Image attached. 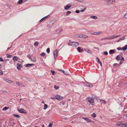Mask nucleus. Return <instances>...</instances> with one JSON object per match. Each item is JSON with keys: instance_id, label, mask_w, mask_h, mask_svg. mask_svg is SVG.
Wrapping results in <instances>:
<instances>
[{"instance_id": "nucleus-1", "label": "nucleus", "mask_w": 127, "mask_h": 127, "mask_svg": "<svg viewBox=\"0 0 127 127\" xmlns=\"http://www.w3.org/2000/svg\"><path fill=\"white\" fill-rule=\"evenodd\" d=\"M88 101L92 105H93L94 103V98L93 97H89L88 98Z\"/></svg>"}, {"instance_id": "nucleus-2", "label": "nucleus", "mask_w": 127, "mask_h": 127, "mask_svg": "<svg viewBox=\"0 0 127 127\" xmlns=\"http://www.w3.org/2000/svg\"><path fill=\"white\" fill-rule=\"evenodd\" d=\"M106 4L109 5L113 4L114 2V0H105Z\"/></svg>"}, {"instance_id": "nucleus-3", "label": "nucleus", "mask_w": 127, "mask_h": 127, "mask_svg": "<svg viewBox=\"0 0 127 127\" xmlns=\"http://www.w3.org/2000/svg\"><path fill=\"white\" fill-rule=\"evenodd\" d=\"M120 36V35H118L116 36H111L109 37H105L104 38H103V39H112L115 38H116Z\"/></svg>"}, {"instance_id": "nucleus-4", "label": "nucleus", "mask_w": 127, "mask_h": 127, "mask_svg": "<svg viewBox=\"0 0 127 127\" xmlns=\"http://www.w3.org/2000/svg\"><path fill=\"white\" fill-rule=\"evenodd\" d=\"M17 110L20 113L24 114H26L27 113L26 111L23 109L18 108Z\"/></svg>"}, {"instance_id": "nucleus-5", "label": "nucleus", "mask_w": 127, "mask_h": 127, "mask_svg": "<svg viewBox=\"0 0 127 127\" xmlns=\"http://www.w3.org/2000/svg\"><path fill=\"white\" fill-rule=\"evenodd\" d=\"M79 45V43L76 42H72L71 45L73 47H77Z\"/></svg>"}, {"instance_id": "nucleus-6", "label": "nucleus", "mask_w": 127, "mask_h": 127, "mask_svg": "<svg viewBox=\"0 0 127 127\" xmlns=\"http://www.w3.org/2000/svg\"><path fill=\"white\" fill-rule=\"evenodd\" d=\"M54 23V22L53 21H52L50 22L49 24L47 25V27L49 28H51Z\"/></svg>"}, {"instance_id": "nucleus-7", "label": "nucleus", "mask_w": 127, "mask_h": 127, "mask_svg": "<svg viewBox=\"0 0 127 127\" xmlns=\"http://www.w3.org/2000/svg\"><path fill=\"white\" fill-rule=\"evenodd\" d=\"M63 99V97L59 95H56V99H58L59 100L61 101V100Z\"/></svg>"}, {"instance_id": "nucleus-8", "label": "nucleus", "mask_w": 127, "mask_h": 127, "mask_svg": "<svg viewBox=\"0 0 127 127\" xmlns=\"http://www.w3.org/2000/svg\"><path fill=\"white\" fill-rule=\"evenodd\" d=\"M58 51V49H56L55 50L54 52L53 53L55 59H56V58H57V57Z\"/></svg>"}, {"instance_id": "nucleus-9", "label": "nucleus", "mask_w": 127, "mask_h": 127, "mask_svg": "<svg viewBox=\"0 0 127 127\" xmlns=\"http://www.w3.org/2000/svg\"><path fill=\"white\" fill-rule=\"evenodd\" d=\"M82 119L85 120L88 123L91 122L92 121L91 120L88 118L83 117Z\"/></svg>"}, {"instance_id": "nucleus-10", "label": "nucleus", "mask_w": 127, "mask_h": 127, "mask_svg": "<svg viewBox=\"0 0 127 127\" xmlns=\"http://www.w3.org/2000/svg\"><path fill=\"white\" fill-rule=\"evenodd\" d=\"M3 80H4L6 82L10 83H12L13 82V81L11 80H8L7 79H5V78H3Z\"/></svg>"}, {"instance_id": "nucleus-11", "label": "nucleus", "mask_w": 127, "mask_h": 127, "mask_svg": "<svg viewBox=\"0 0 127 127\" xmlns=\"http://www.w3.org/2000/svg\"><path fill=\"white\" fill-rule=\"evenodd\" d=\"M79 37L82 38H87L88 37V36L85 34L80 35Z\"/></svg>"}, {"instance_id": "nucleus-12", "label": "nucleus", "mask_w": 127, "mask_h": 127, "mask_svg": "<svg viewBox=\"0 0 127 127\" xmlns=\"http://www.w3.org/2000/svg\"><path fill=\"white\" fill-rule=\"evenodd\" d=\"M49 17L48 15L43 17L42 18L41 20H40V22H42L43 21L46 20V19L48 18V17Z\"/></svg>"}, {"instance_id": "nucleus-13", "label": "nucleus", "mask_w": 127, "mask_h": 127, "mask_svg": "<svg viewBox=\"0 0 127 127\" xmlns=\"http://www.w3.org/2000/svg\"><path fill=\"white\" fill-rule=\"evenodd\" d=\"M33 65H34V64H28L24 65L26 67H29Z\"/></svg>"}, {"instance_id": "nucleus-14", "label": "nucleus", "mask_w": 127, "mask_h": 127, "mask_svg": "<svg viewBox=\"0 0 127 127\" xmlns=\"http://www.w3.org/2000/svg\"><path fill=\"white\" fill-rule=\"evenodd\" d=\"M22 67V66L19 64H17V68L18 70H20L21 68Z\"/></svg>"}, {"instance_id": "nucleus-15", "label": "nucleus", "mask_w": 127, "mask_h": 127, "mask_svg": "<svg viewBox=\"0 0 127 127\" xmlns=\"http://www.w3.org/2000/svg\"><path fill=\"white\" fill-rule=\"evenodd\" d=\"M84 50L86 52L90 53V54H92V52L90 51L88 49L86 48H85L84 49Z\"/></svg>"}, {"instance_id": "nucleus-16", "label": "nucleus", "mask_w": 127, "mask_h": 127, "mask_svg": "<svg viewBox=\"0 0 127 127\" xmlns=\"http://www.w3.org/2000/svg\"><path fill=\"white\" fill-rule=\"evenodd\" d=\"M96 60L97 61V62H98L100 64V66H102V63L101 61L99 60V59L98 58H96Z\"/></svg>"}, {"instance_id": "nucleus-17", "label": "nucleus", "mask_w": 127, "mask_h": 127, "mask_svg": "<svg viewBox=\"0 0 127 127\" xmlns=\"http://www.w3.org/2000/svg\"><path fill=\"white\" fill-rule=\"evenodd\" d=\"M77 50L79 52H80L83 51V49H81L80 47H78L77 48Z\"/></svg>"}, {"instance_id": "nucleus-18", "label": "nucleus", "mask_w": 127, "mask_h": 127, "mask_svg": "<svg viewBox=\"0 0 127 127\" xmlns=\"http://www.w3.org/2000/svg\"><path fill=\"white\" fill-rule=\"evenodd\" d=\"M71 7V5H67L64 7V9L66 10H68Z\"/></svg>"}, {"instance_id": "nucleus-19", "label": "nucleus", "mask_w": 127, "mask_h": 127, "mask_svg": "<svg viewBox=\"0 0 127 127\" xmlns=\"http://www.w3.org/2000/svg\"><path fill=\"white\" fill-rule=\"evenodd\" d=\"M127 49V45H125L124 47L122 48V50H125Z\"/></svg>"}, {"instance_id": "nucleus-20", "label": "nucleus", "mask_w": 127, "mask_h": 127, "mask_svg": "<svg viewBox=\"0 0 127 127\" xmlns=\"http://www.w3.org/2000/svg\"><path fill=\"white\" fill-rule=\"evenodd\" d=\"M101 32H94V34L95 35H98L101 33Z\"/></svg>"}, {"instance_id": "nucleus-21", "label": "nucleus", "mask_w": 127, "mask_h": 127, "mask_svg": "<svg viewBox=\"0 0 127 127\" xmlns=\"http://www.w3.org/2000/svg\"><path fill=\"white\" fill-rule=\"evenodd\" d=\"M16 83L17 85H20V86L21 87H22V85H23L22 84L20 83V82H17V81L16 82Z\"/></svg>"}, {"instance_id": "nucleus-22", "label": "nucleus", "mask_w": 127, "mask_h": 127, "mask_svg": "<svg viewBox=\"0 0 127 127\" xmlns=\"http://www.w3.org/2000/svg\"><path fill=\"white\" fill-rule=\"evenodd\" d=\"M23 1V0H19L17 3L18 4H21Z\"/></svg>"}, {"instance_id": "nucleus-23", "label": "nucleus", "mask_w": 127, "mask_h": 127, "mask_svg": "<svg viewBox=\"0 0 127 127\" xmlns=\"http://www.w3.org/2000/svg\"><path fill=\"white\" fill-rule=\"evenodd\" d=\"M18 59V58L16 56H14L13 58V60L14 61H17Z\"/></svg>"}, {"instance_id": "nucleus-24", "label": "nucleus", "mask_w": 127, "mask_h": 127, "mask_svg": "<svg viewBox=\"0 0 127 127\" xmlns=\"http://www.w3.org/2000/svg\"><path fill=\"white\" fill-rule=\"evenodd\" d=\"M121 56L120 55L117 56L116 57V59L117 60H119L120 59V56Z\"/></svg>"}, {"instance_id": "nucleus-25", "label": "nucleus", "mask_w": 127, "mask_h": 127, "mask_svg": "<svg viewBox=\"0 0 127 127\" xmlns=\"http://www.w3.org/2000/svg\"><path fill=\"white\" fill-rule=\"evenodd\" d=\"M13 115L14 116L17 117L18 118H19L20 117V116L16 114H13Z\"/></svg>"}, {"instance_id": "nucleus-26", "label": "nucleus", "mask_w": 127, "mask_h": 127, "mask_svg": "<svg viewBox=\"0 0 127 127\" xmlns=\"http://www.w3.org/2000/svg\"><path fill=\"white\" fill-rule=\"evenodd\" d=\"M91 18L95 19H96L97 18V17L95 16H91Z\"/></svg>"}, {"instance_id": "nucleus-27", "label": "nucleus", "mask_w": 127, "mask_h": 127, "mask_svg": "<svg viewBox=\"0 0 127 127\" xmlns=\"http://www.w3.org/2000/svg\"><path fill=\"white\" fill-rule=\"evenodd\" d=\"M114 52V51L113 50H111L109 51V53L110 54H112Z\"/></svg>"}, {"instance_id": "nucleus-28", "label": "nucleus", "mask_w": 127, "mask_h": 127, "mask_svg": "<svg viewBox=\"0 0 127 127\" xmlns=\"http://www.w3.org/2000/svg\"><path fill=\"white\" fill-rule=\"evenodd\" d=\"M47 107H48L47 105V104H44V109L45 110L47 108Z\"/></svg>"}, {"instance_id": "nucleus-29", "label": "nucleus", "mask_w": 127, "mask_h": 127, "mask_svg": "<svg viewBox=\"0 0 127 127\" xmlns=\"http://www.w3.org/2000/svg\"><path fill=\"white\" fill-rule=\"evenodd\" d=\"M90 83L86 82V83H84V85L88 87V85H89V84Z\"/></svg>"}, {"instance_id": "nucleus-30", "label": "nucleus", "mask_w": 127, "mask_h": 127, "mask_svg": "<svg viewBox=\"0 0 127 127\" xmlns=\"http://www.w3.org/2000/svg\"><path fill=\"white\" fill-rule=\"evenodd\" d=\"M123 123L121 122H119L118 124V126H120L121 127Z\"/></svg>"}, {"instance_id": "nucleus-31", "label": "nucleus", "mask_w": 127, "mask_h": 127, "mask_svg": "<svg viewBox=\"0 0 127 127\" xmlns=\"http://www.w3.org/2000/svg\"><path fill=\"white\" fill-rule=\"evenodd\" d=\"M9 108V107H5L3 108L2 110H5Z\"/></svg>"}, {"instance_id": "nucleus-32", "label": "nucleus", "mask_w": 127, "mask_h": 127, "mask_svg": "<svg viewBox=\"0 0 127 127\" xmlns=\"http://www.w3.org/2000/svg\"><path fill=\"white\" fill-rule=\"evenodd\" d=\"M100 101L102 103L105 104L106 103L105 101L103 100H101Z\"/></svg>"}, {"instance_id": "nucleus-33", "label": "nucleus", "mask_w": 127, "mask_h": 127, "mask_svg": "<svg viewBox=\"0 0 127 127\" xmlns=\"http://www.w3.org/2000/svg\"><path fill=\"white\" fill-rule=\"evenodd\" d=\"M125 37H123L122 38H121L119 40L117 41V42H118L119 41L121 40H123L125 39Z\"/></svg>"}, {"instance_id": "nucleus-34", "label": "nucleus", "mask_w": 127, "mask_h": 127, "mask_svg": "<svg viewBox=\"0 0 127 127\" xmlns=\"http://www.w3.org/2000/svg\"><path fill=\"white\" fill-rule=\"evenodd\" d=\"M46 51L48 54H49L50 52V49L49 48H48L46 50Z\"/></svg>"}, {"instance_id": "nucleus-35", "label": "nucleus", "mask_w": 127, "mask_h": 127, "mask_svg": "<svg viewBox=\"0 0 127 127\" xmlns=\"http://www.w3.org/2000/svg\"><path fill=\"white\" fill-rule=\"evenodd\" d=\"M94 32H95L93 31H90L89 32V33L91 35H95Z\"/></svg>"}, {"instance_id": "nucleus-36", "label": "nucleus", "mask_w": 127, "mask_h": 127, "mask_svg": "<svg viewBox=\"0 0 127 127\" xmlns=\"http://www.w3.org/2000/svg\"><path fill=\"white\" fill-rule=\"evenodd\" d=\"M34 45L36 46H37L38 45V43L37 42H35L34 43Z\"/></svg>"}, {"instance_id": "nucleus-37", "label": "nucleus", "mask_w": 127, "mask_h": 127, "mask_svg": "<svg viewBox=\"0 0 127 127\" xmlns=\"http://www.w3.org/2000/svg\"><path fill=\"white\" fill-rule=\"evenodd\" d=\"M7 58H11L12 57V56L10 55H7Z\"/></svg>"}, {"instance_id": "nucleus-38", "label": "nucleus", "mask_w": 127, "mask_h": 127, "mask_svg": "<svg viewBox=\"0 0 127 127\" xmlns=\"http://www.w3.org/2000/svg\"><path fill=\"white\" fill-rule=\"evenodd\" d=\"M9 60V59H6L4 61V62L5 64H6L7 63V61H8Z\"/></svg>"}, {"instance_id": "nucleus-39", "label": "nucleus", "mask_w": 127, "mask_h": 127, "mask_svg": "<svg viewBox=\"0 0 127 127\" xmlns=\"http://www.w3.org/2000/svg\"><path fill=\"white\" fill-rule=\"evenodd\" d=\"M54 88L56 90H57L59 89V87L58 86H56V85L54 86Z\"/></svg>"}, {"instance_id": "nucleus-40", "label": "nucleus", "mask_w": 127, "mask_h": 127, "mask_svg": "<svg viewBox=\"0 0 127 127\" xmlns=\"http://www.w3.org/2000/svg\"><path fill=\"white\" fill-rule=\"evenodd\" d=\"M92 116L94 117H95L96 116V115L95 113H93L92 115Z\"/></svg>"}, {"instance_id": "nucleus-41", "label": "nucleus", "mask_w": 127, "mask_h": 127, "mask_svg": "<svg viewBox=\"0 0 127 127\" xmlns=\"http://www.w3.org/2000/svg\"><path fill=\"white\" fill-rule=\"evenodd\" d=\"M71 13V12L70 11H68L66 12V15L69 14Z\"/></svg>"}, {"instance_id": "nucleus-42", "label": "nucleus", "mask_w": 127, "mask_h": 127, "mask_svg": "<svg viewBox=\"0 0 127 127\" xmlns=\"http://www.w3.org/2000/svg\"><path fill=\"white\" fill-rule=\"evenodd\" d=\"M3 71L1 70L0 69V75L3 74Z\"/></svg>"}, {"instance_id": "nucleus-43", "label": "nucleus", "mask_w": 127, "mask_h": 127, "mask_svg": "<svg viewBox=\"0 0 127 127\" xmlns=\"http://www.w3.org/2000/svg\"><path fill=\"white\" fill-rule=\"evenodd\" d=\"M45 55V53L44 52H42V53H41L40 54V55L41 56H44Z\"/></svg>"}, {"instance_id": "nucleus-44", "label": "nucleus", "mask_w": 127, "mask_h": 127, "mask_svg": "<svg viewBox=\"0 0 127 127\" xmlns=\"http://www.w3.org/2000/svg\"><path fill=\"white\" fill-rule=\"evenodd\" d=\"M93 86L92 84L90 83L88 85V87H92Z\"/></svg>"}, {"instance_id": "nucleus-45", "label": "nucleus", "mask_w": 127, "mask_h": 127, "mask_svg": "<svg viewBox=\"0 0 127 127\" xmlns=\"http://www.w3.org/2000/svg\"><path fill=\"white\" fill-rule=\"evenodd\" d=\"M86 8H85L83 9H82V10H80V11L82 12H83L85 11V10H86Z\"/></svg>"}, {"instance_id": "nucleus-46", "label": "nucleus", "mask_w": 127, "mask_h": 127, "mask_svg": "<svg viewBox=\"0 0 127 127\" xmlns=\"http://www.w3.org/2000/svg\"><path fill=\"white\" fill-rule=\"evenodd\" d=\"M60 72H62L63 73H64V71L61 69H60V70H58Z\"/></svg>"}, {"instance_id": "nucleus-47", "label": "nucleus", "mask_w": 127, "mask_h": 127, "mask_svg": "<svg viewBox=\"0 0 127 127\" xmlns=\"http://www.w3.org/2000/svg\"><path fill=\"white\" fill-rule=\"evenodd\" d=\"M104 54L105 55H107L108 54V53L107 51H105L104 52Z\"/></svg>"}, {"instance_id": "nucleus-48", "label": "nucleus", "mask_w": 127, "mask_h": 127, "mask_svg": "<svg viewBox=\"0 0 127 127\" xmlns=\"http://www.w3.org/2000/svg\"><path fill=\"white\" fill-rule=\"evenodd\" d=\"M56 95H55V97H51V99H56Z\"/></svg>"}, {"instance_id": "nucleus-49", "label": "nucleus", "mask_w": 127, "mask_h": 127, "mask_svg": "<svg viewBox=\"0 0 127 127\" xmlns=\"http://www.w3.org/2000/svg\"><path fill=\"white\" fill-rule=\"evenodd\" d=\"M117 49L119 50H122V48L121 47H119L117 48Z\"/></svg>"}, {"instance_id": "nucleus-50", "label": "nucleus", "mask_w": 127, "mask_h": 127, "mask_svg": "<svg viewBox=\"0 0 127 127\" xmlns=\"http://www.w3.org/2000/svg\"><path fill=\"white\" fill-rule=\"evenodd\" d=\"M0 61H1V62H3L4 60H3L2 58L0 57Z\"/></svg>"}, {"instance_id": "nucleus-51", "label": "nucleus", "mask_w": 127, "mask_h": 127, "mask_svg": "<svg viewBox=\"0 0 127 127\" xmlns=\"http://www.w3.org/2000/svg\"><path fill=\"white\" fill-rule=\"evenodd\" d=\"M52 124H51L50 123L48 125L49 127H52Z\"/></svg>"}, {"instance_id": "nucleus-52", "label": "nucleus", "mask_w": 127, "mask_h": 127, "mask_svg": "<svg viewBox=\"0 0 127 127\" xmlns=\"http://www.w3.org/2000/svg\"><path fill=\"white\" fill-rule=\"evenodd\" d=\"M75 12L76 13H79L80 12V11L79 10H76L75 11Z\"/></svg>"}, {"instance_id": "nucleus-53", "label": "nucleus", "mask_w": 127, "mask_h": 127, "mask_svg": "<svg viewBox=\"0 0 127 127\" xmlns=\"http://www.w3.org/2000/svg\"><path fill=\"white\" fill-rule=\"evenodd\" d=\"M31 60L33 62H35L36 61L35 59H34L33 60L32 59H31Z\"/></svg>"}, {"instance_id": "nucleus-54", "label": "nucleus", "mask_w": 127, "mask_h": 127, "mask_svg": "<svg viewBox=\"0 0 127 127\" xmlns=\"http://www.w3.org/2000/svg\"><path fill=\"white\" fill-rule=\"evenodd\" d=\"M51 72L52 73V74L53 75L54 74V73H55V71H54L52 70L51 71Z\"/></svg>"}, {"instance_id": "nucleus-55", "label": "nucleus", "mask_w": 127, "mask_h": 127, "mask_svg": "<svg viewBox=\"0 0 127 127\" xmlns=\"http://www.w3.org/2000/svg\"><path fill=\"white\" fill-rule=\"evenodd\" d=\"M119 65V64H117V63H116L115 64H114L113 65V66L114 67H115L117 65Z\"/></svg>"}, {"instance_id": "nucleus-56", "label": "nucleus", "mask_w": 127, "mask_h": 127, "mask_svg": "<svg viewBox=\"0 0 127 127\" xmlns=\"http://www.w3.org/2000/svg\"><path fill=\"white\" fill-rule=\"evenodd\" d=\"M121 60L123 61H124V58L123 57H122V58L121 59Z\"/></svg>"}, {"instance_id": "nucleus-57", "label": "nucleus", "mask_w": 127, "mask_h": 127, "mask_svg": "<svg viewBox=\"0 0 127 127\" xmlns=\"http://www.w3.org/2000/svg\"><path fill=\"white\" fill-rule=\"evenodd\" d=\"M122 127H126L125 124H123L121 126Z\"/></svg>"}, {"instance_id": "nucleus-58", "label": "nucleus", "mask_w": 127, "mask_h": 127, "mask_svg": "<svg viewBox=\"0 0 127 127\" xmlns=\"http://www.w3.org/2000/svg\"><path fill=\"white\" fill-rule=\"evenodd\" d=\"M27 57H28L29 58L31 57V55L29 54H28L27 55Z\"/></svg>"}, {"instance_id": "nucleus-59", "label": "nucleus", "mask_w": 127, "mask_h": 127, "mask_svg": "<svg viewBox=\"0 0 127 127\" xmlns=\"http://www.w3.org/2000/svg\"><path fill=\"white\" fill-rule=\"evenodd\" d=\"M41 102L43 104H45L44 102L43 101H42Z\"/></svg>"}, {"instance_id": "nucleus-60", "label": "nucleus", "mask_w": 127, "mask_h": 127, "mask_svg": "<svg viewBox=\"0 0 127 127\" xmlns=\"http://www.w3.org/2000/svg\"><path fill=\"white\" fill-rule=\"evenodd\" d=\"M11 46H10V47H8V48L7 49V50H9V49H10V48H11Z\"/></svg>"}, {"instance_id": "nucleus-61", "label": "nucleus", "mask_w": 127, "mask_h": 127, "mask_svg": "<svg viewBox=\"0 0 127 127\" xmlns=\"http://www.w3.org/2000/svg\"><path fill=\"white\" fill-rule=\"evenodd\" d=\"M126 127H127V123L125 124Z\"/></svg>"}, {"instance_id": "nucleus-62", "label": "nucleus", "mask_w": 127, "mask_h": 127, "mask_svg": "<svg viewBox=\"0 0 127 127\" xmlns=\"http://www.w3.org/2000/svg\"><path fill=\"white\" fill-rule=\"evenodd\" d=\"M122 63H123L121 61H120V64H121Z\"/></svg>"}, {"instance_id": "nucleus-63", "label": "nucleus", "mask_w": 127, "mask_h": 127, "mask_svg": "<svg viewBox=\"0 0 127 127\" xmlns=\"http://www.w3.org/2000/svg\"><path fill=\"white\" fill-rule=\"evenodd\" d=\"M1 67H2V66L0 64V69L1 68Z\"/></svg>"}, {"instance_id": "nucleus-64", "label": "nucleus", "mask_w": 127, "mask_h": 127, "mask_svg": "<svg viewBox=\"0 0 127 127\" xmlns=\"http://www.w3.org/2000/svg\"><path fill=\"white\" fill-rule=\"evenodd\" d=\"M13 125H15V124H16V123H14V122H13Z\"/></svg>"}]
</instances>
